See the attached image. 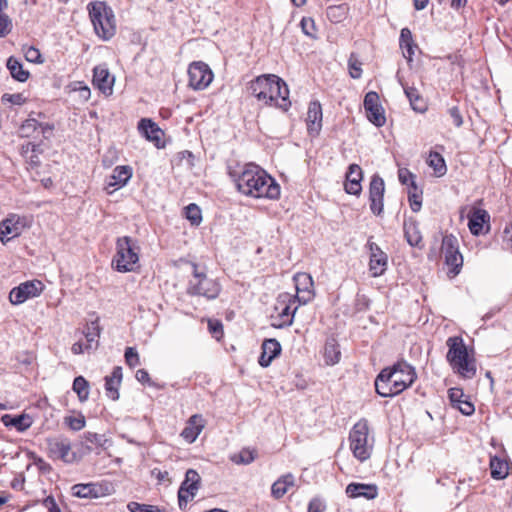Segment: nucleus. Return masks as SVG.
Masks as SVG:
<instances>
[{
  "mask_svg": "<svg viewBox=\"0 0 512 512\" xmlns=\"http://www.w3.org/2000/svg\"><path fill=\"white\" fill-rule=\"evenodd\" d=\"M408 200L410 203V207L413 212H418L422 206L421 195L413 189V191H409Z\"/></svg>",
  "mask_w": 512,
  "mask_h": 512,
  "instance_id": "51",
  "label": "nucleus"
},
{
  "mask_svg": "<svg viewBox=\"0 0 512 512\" xmlns=\"http://www.w3.org/2000/svg\"><path fill=\"white\" fill-rule=\"evenodd\" d=\"M364 108L367 113V118L371 123L377 127H381L385 124L386 118L384 110L379 104V95L376 92L370 91L365 95Z\"/></svg>",
  "mask_w": 512,
  "mask_h": 512,
  "instance_id": "17",
  "label": "nucleus"
},
{
  "mask_svg": "<svg viewBox=\"0 0 512 512\" xmlns=\"http://www.w3.org/2000/svg\"><path fill=\"white\" fill-rule=\"evenodd\" d=\"M2 100L4 102H9L14 105H22L25 102V98L22 94L16 93V94H4L2 96Z\"/></svg>",
  "mask_w": 512,
  "mask_h": 512,
  "instance_id": "57",
  "label": "nucleus"
},
{
  "mask_svg": "<svg viewBox=\"0 0 512 512\" xmlns=\"http://www.w3.org/2000/svg\"><path fill=\"white\" fill-rule=\"evenodd\" d=\"M193 268V278L189 281L187 292L191 295L215 299L220 293V284L216 280L208 278L204 273L198 272L197 265H193Z\"/></svg>",
  "mask_w": 512,
  "mask_h": 512,
  "instance_id": "8",
  "label": "nucleus"
},
{
  "mask_svg": "<svg viewBox=\"0 0 512 512\" xmlns=\"http://www.w3.org/2000/svg\"><path fill=\"white\" fill-rule=\"evenodd\" d=\"M152 474L155 475V477L157 478V480L159 482H163V481L170 482L169 473L167 471H161V470H158V469H154L152 471Z\"/></svg>",
  "mask_w": 512,
  "mask_h": 512,
  "instance_id": "64",
  "label": "nucleus"
},
{
  "mask_svg": "<svg viewBox=\"0 0 512 512\" xmlns=\"http://www.w3.org/2000/svg\"><path fill=\"white\" fill-rule=\"evenodd\" d=\"M84 439L87 443L94 444L95 446L103 445V436L93 432L84 433Z\"/></svg>",
  "mask_w": 512,
  "mask_h": 512,
  "instance_id": "59",
  "label": "nucleus"
},
{
  "mask_svg": "<svg viewBox=\"0 0 512 512\" xmlns=\"http://www.w3.org/2000/svg\"><path fill=\"white\" fill-rule=\"evenodd\" d=\"M249 91L258 101L287 111L291 106L287 84L274 74L261 75L249 83Z\"/></svg>",
  "mask_w": 512,
  "mask_h": 512,
  "instance_id": "2",
  "label": "nucleus"
},
{
  "mask_svg": "<svg viewBox=\"0 0 512 512\" xmlns=\"http://www.w3.org/2000/svg\"><path fill=\"white\" fill-rule=\"evenodd\" d=\"M491 476L494 479H504L509 474V466L505 460L499 457H492L490 460Z\"/></svg>",
  "mask_w": 512,
  "mask_h": 512,
  "instance_id": "37",
  "label": "nucleus"
},
{
  "mask_svg": "<svg viewBox=\"0 0 512 512\" xmlns=\"http://www.w3.org/2000/svg\"><path fill=\"white\" fill-rule=\"evenodd\" d=\"M43 505L47 508L48 512H61L55 499L52 496H48L44 499Z\"/></svg>",
  "mask_w": 512,
  "mask_h": 512,
  "instance_id": "63",
  "label": "nucleus"
},
{
  "mask_svg": "<svg viewBox=\"0 0 512 512\" xmlns=\"http://www.w3.org/2000/svg\"><path fill=\"white\" fill-rule=\"evenodd\" d=\"M324 358L327 364L334 365L340 360V351L334 341L327 342L324 350Z\"/></svg>",
  "mask_w": 512,
  "mask_h": 512,
  "instance_id": "41",
  "label": "nucleus"
},
{
  "mask_svg": "<svg viewBox=\"0 0 512 512\" xmlns=\"http://www.w3.org/2000/svg\"><path fill=\"white\" fill-rule=\"evenodd\" d=\"M135 377L142 384H147L149 386L153 385V383H152V381L150 379L149 373L145 369L137 370Z\"/></svg>",
  "mask_w": 512,
  "mask_h": 512,
  "instance_id": "61",
  "label": "nucleus"
},
{
  "mask_svg": "<svg viewBox=\"0 0 512 512\" xmlns=\"http://www.w3.org/2000/svg\"><path fill=\"white\" fill-rule=\"evenodd\" d=\"M442 253L445 263L451 267V272L457 275L463 265V257L459 252L458 239L453 235H446L442 239Z\"/></svg>",
  "mask_w": 512,
  "mask_h": 512,
  "instance_id": "13",
  "label": "nucleus"
},
{
  "mask_svg": "<svg viewBox=\"0 0 512 512\" xmlns=\"http://www.w3.org/2000/svg\"><path fill=\"white\" fill-rule=\"evenodd\" d=\"M99 334V327L96 324V322H92L91 324L87 325L84 331V335L87 342L85 348L87 350H90L97 346Z\"/></svg>",
  "mask_w": 512,
  "mask_h": 512,
  "instance_id": "40",
  "label": "nucleus"
},
{
  "mask_svg": "<svg viewBox=\"0 0 512 512\" xmlns=\"http://www.w3.org/2000/svg\"><path fill=\"white\" fill-rule=\"evenodd\" d=\"M122 380V368L120 366H116L113 368V371L110 376L105 377V389L108 397L113 400H117L119 398L118 387Z\"/></svg>",
  "mask_w": 512,
  "mask_h": 512,
  "instance_id": "32",
  "label": "nucleus"
},
{
  "mask_svg": "<svg viewBox=\"0 0 512 512\" xmlns=\"http://www.w3.org/2000/svg\"><path fill=\"white\" fill-rule=\"evenodd\" d=\"M295 288H296V295L292 296L299 305H305L309 301H311L314 297L313 293V279L310 274L308 273H297L293 277Z\"/></svg>",
  "mask_w": 512,
  "mask_h": 512,
  "instance_id": "16",
  "label": "nucleus"
},
{
  "mask_svg": "<svg viewBox=\"0 0 512 512\" xmlns=\"http://www.w3.org/2000/svg\"><path fill=\"white\" fill-rule=\"evenodd\" d=\"M502 241L505 248L512 249V224H507L502 233Z\"/></svg>",
  "mask_w": 512,
  "mask_h": 512,
  "instance_id": "56",
  "label": "nucleus"
},
{
  "mask_svg": "<svg viewBox=\"0 0 512 512\" xmlns=\"http://www.w3.org/2000/svg\"><path fill=\"white\" fill-rule=\"evenodd\" d=\"M307 130L310 135H318L322 128V107L318 101L310 102L306 117Z\"/></svg>",
  "mask_w": 512,
  "mask_h": 512,
  "instance_id": "24",
  "label": "nucleus"
},
{
  "mask_svg": "<svg viewBox=\"0 0 512 512\" xmlns=\"http://www.w3.org/2000/svg\"><path fill=\"white\" fill-rule=\"evenodd\" d=\"M399 82L404 89V93L410 102L411 108L416 112L424 113L427 110V105L418 90L415 87L405 85L401 80H399Z\"/></svg>",
  "mask_w": 512,
  "mask_h": 512,
  "instance_id": "34",
  "label": "nucleus"
},
{
  "mask_svg": "<svg viewBox=\"0 0 512 512\" xmlns=\"http://www.w3.org/2000/svg\"><path fill=\"white\" fill-rule=\"evenodd\" d=\"M404 235L409 245L418 247L422 242V235L415 219L409 218L403 224Z\"/></svg>",
  "mask_w": 512,
  "mask_h": 512,
  "instance_id": "33",
  "label": "nucleus"
},
{
  "mask_svg": "<svg viewBox=\"0 0 512 512\" xmlns=\"http://www.w3.org/2000/svg\"><path fill=\"white\" fill-rule=\"evenodd\" d=\"M417 378L415 369L406 362L386 367L375 379L376 392L381 397H393L410 387Z\"/></svg>",
  "mask_w": 512,
  "mask_h": 512,
  "instance_id": "3",
  "label": "nucleus"
},
{
  "mask_svg": "<svg viewBox=\"0 0 512 512\" xmlns=\"http://www.w3.org/2000/svg\"><path fill=\"white\" fill-rule=\"evenodd\" d=\"M399 45L402 50L403 56L410 63L413 60L415 51L418 48L417 44L413 40L412 32L409 28H402L400 31Z\"/></svg>",
  "mask_w": 512,
  "mask_h": 512,
  "instance_id": "29",
  "label": "nucleus"
},
{
  "mask_svg": "<svg viewBox=\"0 0 512 512\" xmlns=\"http://www.w3.org/2000/svg\"><path fill=\"white\" fill-rule=\"evenodd\" d=\"M301 28L305 35H307L311 38L316 37V35H315L316 28H315V23H314L313 19L303 18L301 20Z\"/></svg>",
  "mask_w": 512,
  "mask_h": 512,
  "instance_id": "50",
  "label": "nucleus"
},
{
  "mask_svg": "<svg viewBox=\"0 0 512 512\" xmlns=\"http://www.w3.org/2000/svg\"><path fill=\"white\" fill-rule=\"evenodd\" d=\"M113 486L108 482L79 483L71 487L73 496L84 499L101 498L111 495Z\"/></svg>",
  "mask_w": 512,
  "mask_h": 512,
  "instance_id": "11",
  "label": "nucleus"
},
{
  "mask_svg": "<svg viewBox=\"0 0 512 512\" xmlns=\"http://www.w3.org/2000/svg\"><path fill=\"white\" fill-rule=\"evenodd\" d=\"M427 163L434 171L436 177H442L447 172V166L445 160L438 152L431 151L429 153Z\"/></svg>",
  "mask_w": 512,
  "mask_h": 512,
  "instance_id": "36",
  "label": "nucleus"
},
{
  "mask_svg": "<svg viewBox=\"0 0 512 512\" xmlns=\"http://www.w3.org/2000/svg\"><path fill=\"white\" fill-rule=\"evenodd\" d=\"M48 456L54 460H61L66 464H72L79 460L77 454L72 451L71 441L64 436L52 437L46 440Z\"/></svg>",
  "mask_w": 512,
  "mask_h": 512,
  "instance_id": "9",
  "label": "nucleus"
},
{
  "mask_svg": "<svg viewBox=\"0 0 512 512\" xmlns=\"http://www.w3.org/2000/svg\"><path fill=\"white\" fill-rule=\"evenodd\" d=\"M464 396V392L461 388H450L448 391V397L453 407L462 402L464 400Z\"/></svg>",
  "mask_w": 512,
  "mask_h": 512,
  "instance_id": "49",
  "label": "nucleus"
},
{
  "mask_svg": "<svg viewBox=\"0 0 512 512\" xmlns=\"http://www.w3.org/2000/svg\"><path fill=\"white\" fill-rule=\"evenodd\" d=\"M1 421L6 427H15L19 432L27 430L32 425V420L30 416L26 414H21L17 416L5 414L2 416Z\"/></svg>",
  "mask_w": 512,
  "mask_h": 512,
  "instance_id": "35",
  "label": "nucleus"
},
{
  "mask_svg": "<svg viewBox=\"0 0 512 512\" xmlns=\"http://www.w3.org/2000/svg\"><path fill=\"white\" fill-rule=\"evenodd\" d=\"M448 113L452 119L453 124L456 127H461L463 124V118H462V115H461L458 107L453 106V107L449 108Z\"/></svg>",
  "mask_w": 512,
  "mask_h": 512,
  "instance_id": "58",
  "label": "nucleus"
},
{
  "mask_svg": "<svg viewBox=\"0 0 512 512\" xmlns=\"http://www.w3.org/2000/svg\"><path fill=\"white\" fill-rule=\"evenodd\" d=\"M25 226L26 218L11 215L0 223V241L5 243L11 238L20 235Z\"/></svg>",
  "mask_w": 512,
  "mask_h": 512,
  "instance_id": "21",
  "label": "nucleus"
},
{
  "mask_svg": "<svg viewBox=\"0 0 512 512\" xmlns=\"http://www.w3.org/2000/svg\"><path fill=\"white\" fill-rule=\"evenodd\" d=\"M89 16L98 37L111 39L116 33V21L113 10L105 2L96 1L88 5Z\"/></svg>",
  "mask_w": 512,
  "mask_h": 512,
  "instance_id": "6",
  "label": "nucleus"
},
{
  "mask_svg": "<svg viewBox=\"0 0 512 512\" xmlns=\"http://www.w3.org/2000/svg\"><path fill=\"white\" fill-rule=\"evenodd\" d=\"M7 6L6 0H0V37L8 35L12 30V21L2 10Z\"/></svg>",
  "mask_w": 512,
  "mask_h": 512,
  "instance_id": "43",
  "label": "nucleus"
},
{
  "mask_svg": "<svg viewBox=\"0 0 512 512\" xmlns=\"http://www.w3.org/2000/svg\"><path fill=\"white\" fill-rule=\"evenodd\" d=\"M139 250L137 242L131 237L123 236L118 238L112 267L121 273L134 271L139 261Z\"/></svg>",
  "mask_w": 512,
  "mask_h": 512,
  "instance_id": "7",
  "label": "nucleus"
},
{
  "mask_svg": "<svg viewBox=\"0 0 512 512\" xmlns=\"http://www.w3.org/2000/svg\"><path fill=\"white\" fill-rule=\"evenodd\" d=\"M185 216L194 226H198L202 221V214L200 208L191 203L185 208Z\"/></svg>",
  "mask_w": 512,
  "mask_h": 512,
  "instance_id": "44",
  "label": "nucleus"
},
{
  "mask_svg": "<svg viewBox=\"0 0 512 512\" xmlns=\"http://www.w3.org/2000/svg\"><path fill=\"white\" fill-rule=\"evenodd\" d=\"M132 177V168L128 165L116 166L113 169L112 175L107 181L105 189L108 193H112L124 187Z\"/></svg>",
  "mask_w": 512,
  "mask_h": 512,
  "instance_id": "22",
  "label": "nucleus"
},
{
  "mask_svg": "<svg viewBox=\"0 0 512 512\" xmlns=\"http://www.w3.org/2000/svg\"><path fill=\"white\" fill-rule=\"evenodd\" d=\"M43 290L44 285L40 280L25 281L10 291L9 300L13 305H20L39 296Z\"/></svg>",
  "mask_w": 512,
  "mask_h": 512,
  "instance_id": "12",
  "label": "nucleus"
},
{
  "mask_svg": "<svg viewBox=\"0 0 512 512\" xmlns=\"http://www.w3.org/2000/svg\"><path fill=\"white\" fill-rule=\"evenodd\" d=\"M40 124L35 119L26 120L20 127V133L23 137L31 136V133L36 131Z\"/></svg>",
  "mask_w": 512,
  "mask_h": 512,
  "instance_id": "48",
  "label": "nucleus"
},
{
  "mask_svg": "<svg viewBox=\"0 0 512 512\" xmlns=\"http://www.w3.org/2000/svg\"><path fill=\"white\" fill-rule=\"evenodd\" d=\"M130 512H167L165 509H160L157 506L141 504L138 502H130L127 505Z\"/></svg>",
  "mask_w": 512,
  "mask_h": 512,
  "instance_id": "46",
  "label": "nucleus"
},
{
  "mask_svg": "<svg viewBox=\"0 0 512 512\" xmlns=\"http://www.w3.org/2000/svg\"><path fill=\"white\" fill-rule=\"evenodd\" d=\"M325 504L318 498H313L308 505V512H324Z\"/></svg>",
  "mask_w": 512,
  "mask_h": 512,
  "instance_id": "60",
  "label": "nucleus"
},
{
  "mask_svg": "<svg viewBox=\"0 0 512 512\" xmlns=\"http://www.w3.org/2000/svg\"><path fill=\"white\" fill-rule=\"evenodd\" d=\"M468 227L473 235H480L483 231V226L489 221L490 216L486 210L474 209L468 216Z\"/></svg>",
  "mask_w": 512,
  "mask_h": 512,
  "instance_id": "30",
  "label": "nucleus"
},
{
  "mask_svg": "<svg viewBox=\"0 0 512 512\" xmlns=\"http://www.w3.org/2000/svg\"><path fill=\"white\" fill-rule=\"evenodd\" d=\"M448 352L446 359L453 372L463 379H472L477 372L476 360L459 336L449 337L446 341Z\"/></svg>",
  "mask_w": 512,
  "mask_h": 512,
  "instance_id": "4",
  "label": "nucleus"
},
{
  "mask_svg": "<svg viewBox=\"0 0 512 512\" xmlns=\"http://www.w3.org/2000/svg\"><path fill=\"white\" fill-rule=\"evenodd\" d=\"M72 389L80 402H85L89 398V383L83 376L74 379Z\"/></svg>",
  "mask_w": 512,
  "mask_h": 512,
  "instance_id": "39",
  "label": "nucleus"
},
{
  "mask_svg": "<svg viewBox=\"0 0 512 512\" xmlns=\"http://www.w3.org/2000/svg\"><path fill=\"white\" fill-rule=\"evenodd\" d=\"M368 247L370 250L369 271L372 277H379L387 269V254L374 242H369Z\"/></svg>",
  "mask_w": 512,
  "mask_h": 512,
  "instance_id": "19",
  "label": "nucleus"
},
{
  "mask_svg": "<svg viewBox=\"0 0 512 512\" xmlns=\"http://www.w3.org/2000/svg\"><path fill=\"white\" fill-rule=\"evenodd\" d=\"M363 178V172L359 165L351 164L348 167V171L346 173V181L344 184V189L346 193L352 195H360L362 191L361 181Z\"/></svg>",
  "mask_w": 512,
  "mask_h": 512,
  "instance_id": "23",
  "label": "nucleus"
},
{
  "mask_svg": "<svg viewBox=\"0 0 512 512\" xmlns=\"http://www.w3.org/2000/svg\"><path fill=\"white\" fill-rule=\"evenodd\" d=\"M296 301L297 300L292 298L288 293H284L279 296L275 307V310H279V313L276 317H273V322L271 324L273 327L284 328L292 325L298 306H295L293 310H291V307Z\"/></svg>",
  "mask_w": 512,
  "mask_h": 512,
  "instance_id": "10",
  "label": "nucleus"
},
{
  "mask_svg": "<svg viewBox=\"0 0 512 512\" xmlns=\"http://www.w3.org/2000/svg\"><path fill=\"white\" fill-rule=\"evenodd\" d=\"M208 328L210 333L219 340L223 336V325L219 320H209Z\"/></svg>",
  "mask_w": 512,
  "mask_h": 512,
  "instance_id": "53",
  "label": "nucleus"
},
{
  "mask_svg": "<svg viewBox=\"0 0 512 512\" xmlns=\"http://www.w3.org/2000/svg\"><path fill=\"white\" fill-rule=\"evenodd\" d=\"M141 133L147 140L153 142L157 147H160L163 131L151 119L143 118L138 125Z\"/></svg>",
  "mask_w": 512,
  "mask_h": 512,
  "instance_id": "28",
  "label": "nucleus"
},
{
  "mask_svg": "<svg viewBox=\"0 0 512 512\" xmlns=\"http://www.w3.org/2000/svg\"><path fill=\"white\" fill-rule=\"evenodd\" d=\"M229 175L243 195L269 199H277L280 195L276 181L256 164H245L240 171L230 170Z\"/></svg>",
  "mask_w": 512,
  "mask_h": 512,
  "instance_id": "1",
  "label": "nucleus"
},
{
  "mask_svg": "<svg viewBox=\"0 0 512 512\" xmlns=\"http://www.w3.org/2000/svg\"><path fill=\"white\" fill-rule=\"evenodd\" d=\"M345 492L350 498L363 497L365 499L372 500L378 496V487L376 484L352 482L347 485Z\"/></svg>",
  "mask_w": 512,
  "mask_h": 512,
  "instance_id": "25",
  "label": "nucleus"
},
{
  "mask_svg": "<svg viewBox=\"0 0 512 512\" xmlns=\"http://www.w3.org/2000/svg\"><path fill=\"white\" fill-rule=\"evenodd\" d=\"M7 68L11 76L19 82H25L29 77V72L24 70L22 64L14 57L8 58Z\"/></svg>",
  "mask_w": 512,
  "mask_h": 512,
  "instance_id": "38",
  "label": "nucleus"
},
{
  "mask_svg": "<svg viewBox=\"0 0 512 512\" xmlns=\"http://www.w3.org/2000/svg\"><path fill=\"white\" fill-rule=\"evenodd\" d=\"M201 477L194 469H188L185 474V479L181 483L178 490L179 507L186 506L188 501L195 497L200 488Z\"/></svg>",
  "mask_w": 512,
  "mask_h": 512,
  "instance_id": "15",
  "label": "nucleus"
},
{
  "mask_svg": "<svg viewBox=\"0 0 512 512\" xmlns=\"http://www.w3.org/2000/svg\"><path fill=\"white\" fill-rule=\"evenodd\" d=\"M64 424L72 431H80L86 425V419L82 413H78L77 416H65Z\"/></svg>",
  "mask_w": 512,
  "mask_h": 512,
  "instance_id": "42",
  "label": "nucleus"
},
{
  "mask_svg": "<svg viewBox=\"0 0 512 512\" xmlns=\"http://www.w3.org/2000/svg\"><path fill=\"white\" fill-rule=\"evenodd\" d=\"M115 78L110 74L106 64H100L93 69V85L105 95H111L113 92Z\"/></svg>",
  "mask_w": 512,
  "mask_h": 512,
  "instance_id": "20",
  "label": "nucleus"
},
{
  "mask_svg": "<svg viewBox=\"0 0 512 512\" xmlns=\"http://www.w3.org/2000/svg\"><path fill=\"white\" fill-rule=\"evenodd\" d=\"M362 63L356 54L352 53L348 59L349 74L353 79H359L362 75Z\"/></svg>",
  "mask_w": 512,
  "mask_h": 512,
  "instance_id": "45",
  "label": "nucleus"
},
{
  "mask_svg": "<svg viewBox=\"0 0 512 512\" xmlns=\"http://www.w3.org/2000/svg\"><path fill=\"white\" fill-rule=\"evenodd\" d=\"M25 58L27 61L32 63H40L41 61V54L38 49L35 47H28L24 52Z\"/></svg>",
  "mask_w": 512,
  "mask_h": 512,
  "instance_id": "55",
  "label": "nucleus"
},
{
  "mask_svg": "<svg viewBox=\"0 0 512 512\" xmlns=\"http://www.w3.org/2000/svg\"><path fill=\"white\" fill-rule=\"evenodd\" d=\"M454 408H457L463 415H466V416L472 415L475 411L474 405L467 398H465L462 402H460Z\"/></svg>",
  "mask_w": 512,
  "mask_h": 512,
  "instance_id": "54",
  "label": "nucleus"
},
{
  "mask_svg": "<svg viewBox=\"0 0 512 512\" xmlns=\"http://www.w3.org/2000/svg\"><path fill=\"white\" fill-rule=\"evenodd\" d=\"M125 361L127 365L134 368L140 364V358L134 347H127L125 350Z\"/></svg>",
  "mask_w": 512,
  "mask_h": 512,
  "instance_id": "47",
  "label": "nucleus"
},
{
  "mask_svg": "<svg viewBox=\"0 0 512 512\" xmlns=\"http://www.w3.org/2000/svg\"><path fill=\"white\" fill-rule=\"evenodd\" d=\"M295 486V477L291 473H287L277 479L271 487V495L275 499L282 498L290 488Z\"/></svg>",
  "mask_w": 512,
  "mask_h": 512,
  "instance_id": "31",
  "label": "nucleus"
},
{
  "mask_svg": "<svg viewBox=\"0 0 512 512\" xmlns=\"http://www.w3.org/2000/svg\"><path fill=\"white\" fill-rule=\"evenodd\" d=\"M254 459H255V457H254L252 451H250V450H242L239 453V459H238L237 463L249 464V463L253 462Z\"/></svg>",
  "mask_w": 512,
  "mask_h": 512,
  "instance_id": "62",
  "label": "nucleus"
},
{
  "mask_svg": "<svg viewBox=\"0 0 512 512\" xmlns=\"http://www.w3.org/2000/svg\"><path fill=\"white\" fill-rule=\"evenodd\" d=\"M280 352L281 345L276 339H266L262 344V352L258 360L260 366L268 367Z\"/></svg>",
  "mask_w": 512,
  "mask_h": 512,
  "instance_id": "27",
  "label": "nucleus"
},
{
  "mask_svg": "<svg viewBox=\"0 0 512 512\" xmlns=\"http://www.w3.org/2000/svg\"><path fill=\"white\" fill-rule=\"evenodd\" d=\"M349 448L353 456L360 462L368 460L374 448V436L370 434L368 421L360 419L349 432Z\"/></svg>",
  "mask_w": 512,
  "mask_h": 512,
  "instance_id": "5",
  "label": "nucleus"
},
{
  "mask_svg": "<svg viewBox=\"0 0 512 512\" xmlns=\"http://www.w3.org/2000/svg\"><path fill=\"white\" fill-rule=\"evenodd\" d=\"M385 192L384 180L379 175H373L369 186L370 209L375 215L383 212Z\"/></svg>",
  "mask_w": 512,
  "mask_h": 512,
  "instance_id": "18",
  "label": "nucleus"
},
{
  "mask_svg": "<svg viewBox=\"0 0 512 512\" xmlns=\"http://www.w3.org/2000/svg\"><path fill=\"white\" fill-rule=\"evenodd\" d=\"M189 86L194 90L207 88L213 80V72L210 67L202 62H193L188 68Z\"/></svg>",
  "mask_w": 512,
  "mask_h": 512,
  "instance_id": "14",
  "label": "nucleus"
},
{
  "mask_svg": "<svg viewBox=\"0 0 512 512\" xmlns=\"http://www.w3.org/2000/svg\"><path fill=\"white\" fill-rule=\"evenodd\" d=\"M414 175L406 168H401L399 169L398 171V178H399V181L402 183V184H407L408 181H411V187L414 189V190H417V187H416V184H415V181H414Z\"/></svg>",
  "mask_w": 512,
  "mask_h": 512,
  "instance_id": "52",
  "label": "nucleus"
},
{
  "mask_svg": "<svg viewBox=\"0 0 512 512\" xmlns=\"http://www.w3.org/2000/svg\"><path fill=\"white\" fill-rule=\"evenodd\" d=\"M204 426L205 420L202 415H192L189 418L186 427L183 429L181 436L189 443H193L202 432Z\"/></svg>",
  "mask_w": 512,
  "mask_h": 512,
  "instance_id": "26",
  "label": "nucleus"
}]
</instances>
